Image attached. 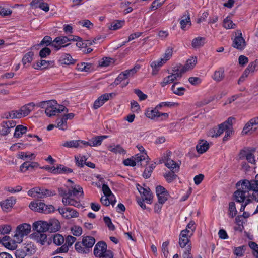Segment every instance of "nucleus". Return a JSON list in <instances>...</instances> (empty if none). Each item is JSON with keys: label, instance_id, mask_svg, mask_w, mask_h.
Segmentation results:
<instances>
[{"label": "nucleus", "instance_id": "nucleus-59", "mask_svg": "<svg viewBox=\"0 0 258 258\" xmlns=\"http://www.w3.org/2000/svg\"><path fill=\"white\" fill-rule=\"evenodd\" d=\"M12 229L10 225H0V234H9Z\"/></svg>", "mask_w": 258, "mask_h": 258}, {"label": "nucleus", "instance_id": "nucleus-1", "mask_svg": "<svg viewBox=\"0 0 258 258\" xmlns=\"http://www.w3.org/2000/svg\"><path fill=\"white\" fill-rule=\"evenodd\" d=\"M233 120V118L229 117L226 121L219 124L218 127L211 128L208 132V136L213 138H217L225 132V135L223 137V141H226L232 133V121Z\"/></svg>", "mask_w": 258, "mask_h": 258}, {"label": "nucleus", "instance_id": "nucleus-52", "mask_svg": "<svg viewBox=\"0 0 258 258\" xmlns=\"http://www.w3.org/2000/svg\"><path fill=\"white\" fill-rule=\"evenodd\" d=\"M55 208L53 206L51 205H46L43 203V206H42L40 213L44 214H49L53 212Z\"/></svg>", "mask_w": 258, "mask_h": 258}, {"label": "nucleus", "instance_id": "nucleus-57", "mask_svg": "<svg viewBox=\"0 0 258 258\" xmlns=\"http://www.w3.org/2000/svg\"><path fill=\"white\" fill-rule=\"evenodd\" d=\"M184 72L183 70L175 69L173 70L171 74L174 81L179 80L182 76L183 73Z\"/></svg>", "mask_w": 258, "mask_h": 258}, {"label": "nucleus", "instance_id": "nucleus-18", "mask_svg": "<svg viewBox=\"0 0 258 258\" xmlns=\"http://www.w3.org/2000/svg\"><path fill=\"white\" fill-rule=\"evenodd\" d=\"M48 222L44 221H39L35 222L33 224V229L34 230L39 233L49 231Z\"/></svg>", "mask_w": 258, "mask_h": 258}, {"label": "nucleus", "instance_id": "nucleus-16", "mask_svg": "<svg viewBox=\"0 0 258 258\" xmlns=\"http://www.w3.org/2000/svg\"><path fill=\"white\" fill-rule=\"evenodd\" d=\"M137 189L140 193L142 199L145 200L147 203L151 204L153 199V195L149 188H145L139 184L137 185Z\"/></svg>", "mask_w": 258, "mask_h": 258}, {"label": "nucleus", "instance_id": "nucleus-9", "mask_svg": "<svg viewBox=\"0 0 258 258\" xmlns=\"http://www.w3.org/2000/svg\"><path fill=\"white\" fill-rule=\"evenodd\" d=\"M149 158L147 155L143 154V155L137 154L132 158H127L125 159L123 163L125 166H130L134 167L137 164L142 165V162L145 161L146 163L148 162Z\"/></svg>", "mask_w": 258, "mask_h": 258}, {"label": "nucleus", "instance_id": "nucleus-39", "mask_svg": "<svg viewBox=\"0 0 258 258\" xmlns=\"http://www.w3.org/2000/svg\"><path fill=\"white\" fill-rule=\"evenodd\" d=\"M178 83H174L171 87V90L174 94L178 96H182L184 95L186 89L183 87H177Z\"/></svg>", "mask_w": 258, "mask_h": 258}, {"label": "nucleus", "instance_id": "nucleus-53", "mask_svg": "<svg viewBox=\"0 0 258 258\" xmlns=\"http://www.w3.org/2000/svg\"><path fill=\"white\" fill-rule=\"evenodd\" d=\"M35 155L33 153L29 152H20L19 154V157L20 159L25 160L26 159H30V160H33L35 158Z\"/></svg>", "mask_w": 258, "mask_h": 258}, {"label": "nucleus", "instance_id": "nucleus-60", "mask_svg": "<svg viewBox=\"0 0 258 258\" xmlns=\"http://www.w3.org/2000/svg\"><path fill=\"white\" fill-rule=\"evenodd\" d=\"M72 233L76 236H80L82 233V229L80 226L75 225L71 228Z\"/></svg>", "mask_w": 258, "mask_h": 258}, {"label": "nucleus", "instance_id": "nucleus-49", "mask_svg": "<svg viewBox=\"0 0 258 258\" xmlns=\"http://www.w3.org/2000/svg\"><path fill=\"white\" fill-rule=\"evenodd\" d=\"M173 48L171 47H168L163 54V57H161L166 62L168 61L173 55Z\"/></svg>", "mask_w": 258, "mask_h": 258}, {"label": "nucleus", "instance_id": "nucleus-56", "mask_svg": "<svg viewBox=\"0 0 258 258\" xmlns=\"http://www.w3.org/2000/svg\"><path fill=\"white\" fill-rule=\"evenodd\" d=\"M179 105L178 103L172 102H162L160 103L157 105V107H159L160 109L163 107H177Z\"/></svg>", "mask_w": 258, "mask_h": 258}, {"label": "nucleus", "instance_id": "nucleus-5", "mask_svg": "<svg viewBox=\"0 0 258 258\" xmlns=\"http://www.w3.org/2000/svg\"><path fill=\"white\" fill-rule=\"evenodd\" d=\"M31 230V225L27 223H23L18 225L15 230L14 238L16 239L19 243L23 240L24 236L28 235Z\"/></svg>", "mask_w": 258, "mask_h": 258}, {"label": "nucleus", "instance_id": "nucleus-42", "mask_svg": "<svg viewBox=\"0 0 258 258\" xmlns=\"http://www.w3.org/2000/svg\"><path fill=\"white\" fill-rule=\"evenodd\" d=\"M108 138L107 136H96L94 138H93L91 140V146L93 147H97L98 146H100L102 141Z\"/></svg>", "mask_w": 258, "mask_h": 258}, {"label": "nucleus", "instance_id": "nucleus-27", "mask_svg": "<svg viewBox=\"0 0 258 258\" xmlns=\"http://www.w3.org/2000/svg\"><path fill=\"white\" fill-rule=\"evenodd\" d=\"M84 246L88 250V253L91 249L92 247L95 243V240L94 237L92 236H87L83 237L81 241Z\"/></svg>", "mask_w": 258, "mask_h": 258}, {"label": "nucleus", "instance_id": "nucleus-46", "mask_svg": "<svg viewBox=\"0 0 258 258\" xmlns=\"http://www.w3.org/2000/svg\"><path fill=\"white\" fill-rule=\"evenodd\" d=\"M237 213V211L234 202H231L229 203L228 215L230 217H234Z\"/></svg>", "mask_w": 258, "mask_h": 258}, {"label": "nucleus", "instance_id": "nucleus-40", "mask_svg": "<svg viewBox=\"0 0 258 258\" xmlns=\"http://www.w3.org/2000/svg\"><path fill=\"white\" fill-rule=\"evenodd\" d=\"M42 206H43V203L39 201L31 202L29 206L32 210L39 213H40Z\"/></svg>", "mask_w": 258, "mask_h": 258}, {"label": "nucleus", "instance_id": "nucleus-54", "mask_svg": "<svg viewBox=\"0 0 258 258\" xmlns=\"http://www.w3.org/2000/svg\"><path fill=\"white\" fill-rule=\"evenodd\" d=\"M196 230L195 223L194 221H190L187 225L186 229L183 230L188 231V234L192 235Z\"/></svg>", "mask_w": 258, "mask_h": 258}, {"label": "nucleus", "instance_id": "nucleus-35", "mask_svg": "<svg viewBox=\"0 0 258 258\" xmlns=\"http://www.w3.org/2000/svg\"><path fill=\"white\" fill-rule=\"evenodd\" d=\"M197 61V58L196 57H191L186 61L182 70L184 72H186L193 69L196 66Z\"/></svg>", "mask_w": 258, "mask_h": 258}, {"label": "nucleus", "instance_id": "nucleus-50", "mask_svg": "<svg viewBox=\"0 0 258 258\" xmlns=\"http://www.w3.org/2000/svg\"><path fill=\"white\" fill-rule=\"evenodd\" d=\"M113 63V60L110 57H103L99 61V65L100 67H106Z\"/></svg>", "mask_w": 258, "mask_h": 258}, {"label": "nucleus", "instance_id": "nucleus-4", "mask_svg": "<svg viewBox=\"0 0 258 258\" xmlns=\"http://www.w3.org/2000/svg\"><path fill=\"white\" fill-rule=\"evenodd\" d=\"M78 39H79V37L72 35L58 36L53 40L51 46L55 51H58L62 48L68 46L69 45V43H67L68 42L70 41H77Z\"/></svg>", "mask_w": 258, "mask_h": 258}, {"label": "nucleus", "instance_id": "nucleus-13", "mask_svg": "<svg viewBox=\"0 0 258 258\" xmlns=\"http://www.w3.org/2000/svg\"><path fill=\"white\" fill-rule=\"evenodd\" d=\"M28 195L32 197L41 199L51 196L52 192L46 189L36 187L29 190L28 191Z\"/></svg>", "mask_w": 258, "mask_h": 258}, {"label": "nucleus", "instance_id": "nucleus-55", "mask_svg": "<svg viewBox=\"0 0 258 258\" xmlns=\"http://www.w3.org/2000/svg\"><path fill=\"white\" fill-rule=\"evenodd\" d=\"M64 237L60 234H56L53 236V242L57 245H61L64 243Z\"/></svg>", "mask_w": 258, "mask_h": 258}, {"label": "nucleus", "instance_id": "nucleus-20", "mask_svg": "<svg viewBox=\"0 0 258 258\" xmlns=\"http://www.w3.org/2000/svg\"><path fill=\"white\" fill-rule=\"evenodd\" d=\"M248 191L241 188L238 189L234 192V198L238 203H244L246 199L249 198Z\"/></svg>", "mask_w": 258, "mask_h": 258}, {"label": "nucleus", "instance_id": "nucleus-48", "mask_svg": "<svg viewBox=\"0 0 258 258\" xmlns=\"http://www.w3.org/2000/svg\"><path fill=\"white\" fill-rule=\"evenodd\" d=\"M75 250L80 253H88V250L84 246L81 241L77 242L75 244Z\"/></svg>", "mask_w": 258, "mask_h": 258}, {"label": "nucleus", "instance_id": "nucleus-44", "mask_svg": "<svg viewBox=\"0 0 258 258\" xmlns=\"http://www.w3.org/2000/svg\"><path fill=\"white\" fill-rule=\"evenodd\" d=\"M223 26L226 29H231L235 28L236 25L229 17H227L223 20Z\"/></svg>", "mask_w": 258, "mask_h": 258}, {"label": "nucleus", "instance_id": "nucleus-31", "mask_svg": "<svg viewBox=\"0 0 258 258\" xmlns=\"http://www.w3.org/2000/svg\"><path fill=\"white\" fill-rule=\"evenodd\" d=\"M209 148L208 143L205 140L200 141L196 146V149L199 153L203 154Z\"/></svg>", "mask_w": 258, "mask_h": 258}, {"label": "nucleus", "instance_id": "nucleus-8", "mask_svg": "<svg viewBox=\"0 0 258 258\" xmlns=\"http://www.w3.org/2000/svg\"><path fill=\"white\" fill-rule=\"evenodd\" d=\"M67 182L68 185H67L68 191L67 192L69 193V195L73 196L77 199L83 197V190L82 187L79 185L75 184L70 179H68Z\"/></svg>", "mask_w": 258, "mask_h": 258}, {"label": "nucleus", "instance_id": "nucleus-21", "mask_svg": "<svg viewBox=\"0 0 258 258\" xmlns=\"http://www.w3.org/2000/svg\"><path fill=\"white\" fill-rule=\"evenodd\" d=\"M30 5L33 9L40 8L45 12H48L49 10L48 4L43 0H32Z\"/></svg>", "mask_w": 258, "mask_h": 258}, {"label": "nucleus", "instance_id": "nucleus-29", "mask_svg": "<svg viewBox=\"0 0 258 258\" xmlns=\"http://www.w3.org/2000/svg\"><path fill=\"white\" fill-rule=\"evenodd\" d=\"M166 62L161 58L157 61H152L150 64V66L152 69V75H156L158 73L160 68Z\"/></svg>", "mask_w": 258, "mask_h": 258}, {"label": "nucleus", "instance_id": "nucleus-3", "mask_svg": "<svg viewBox=\"0 0 258 258\" xmlns=\"http://www.w3.org/2000/svg\"><path fill=\"white\" fill-rule=\"evenodd\" d=\"M68 112V109L63 105L57 104L54 100H49L45 112L48 117L55 116L59 113Z\"/></svg>", "mask_w": 258, "mask_h": 258}, {"label": "nucleus", "instance_id": "nucleus-43", "mask_svg": "<svg viewBox=\"0 0 258 258\" xmlns=\"http://www.w3.org/2000/svg\"><path fill=\"white\" fill-rule=\"evenodd\" d=\"M23 249L27 255H31L35 252V247L31 242L26 244Z\"/></svg>", "mask_w": 258, "mask_h": 258}, {"label": "nucleus", "instance_id": "nucleus-23", "mask_svg": "<svg viewBox=\"0 0 258 258\" xmlns=\"http://www.w3.org/2000/svg\"><path fill=\"white\" fill-rule=\"evenodd\" d=\"M107 250L106 244L103 241H99L94 246V254L95 257L101 255V254H103Z\"/></svg>", "mask_w": 258, "mask_h": 258}, {"label": "nucleus", "instance_id": "nucleus-26", "mask_svg": "<svg viewBox=\"0 0 258 258\" xmlns=\"http://www.w3.org/2000/svg\"><path fill=\"white\" fill-rule=\"evenodd\" d=\"M240 158H245L246 160L251 164H254L255 163V159L254 154L252 151L248 150H242L240 152Z\"/></svg>", "mask_w": 258, "mask_h": 258}, {"label": "nucleus", "instance_id": "nucleus-28", "mask_svg": "<svg viewBox=\"0 0 258 258\" xmlns=\"http://www.w3.org/2000/svg\"><path fill=\"white\" fill-rule=\"evenodd\" d=\"M180 24L181 28L183 30H186L191 25L190 17L188 13L182 17Z\"/></svg>", "mask_w": 258, "mask_h": 258}, {"label": "nucleus", "instance_id": "nucleus-2", "mask_svg": "<svg viewBox=\"0 0 258 258\" xmlns=\"http://www.w3.org/2000/svg\"><path fill=\"white\" fill-rule=\"evenodd\" d=\"M36 104L34 102L29 103L23 106L17 110H12L4 114L3 117L8 118H21L28 115L34 109Z\"/></svg>", "mask_w": 258, "mask_h": 258}, {"label": "nucleus", "instance_id": "nucleus-51", "mask_svg": "<svg viewBox=\"0 0 258 258\" xmlns=\"http://www.w3.org/2000/svg\"><path fill=\"white\" fill-rule=\"evenodd\" d=\"M108 150L115 154H123L125 153L124 150L119 145L116 146H109Z\"/></svg>", "mask_w": 258, "mask_h": 258}, {"label": "nucleus", "instance_id": "nucleus-37", "mask_svg": "<svg viewBox=\"0 0 258 258\" xmlns=\"http://www.w3.org/2000/svg\"><path fill=\"white\" fill-rule=\"evenodd\" d=\"M34 53L32 51L27 52L22 58V63L24 67H28L33 60Z\"/></svg>", "mask_w": 258, "mask_h": 258}, {"label": "nucleus", "instance_id": "nucleus-24", "mask_svg": "<svg viewBox=\"0 0 258 258\" xmlns=\"http://www.w3.org/2000/svg\"><path fill=\"white\" fill-rule=\"evenodd\" d=\"M39 164L36 162L26 161L23 163L20 166V170L22 172H25L28 170H32L39 167Z\"/></svg>", "mask_w": 258, "mask_h": 258}, {"label": "nucleus", "instance_id": "nucleus-25", "mask_svg": "<svg viewBox=\"0 0 258 258\" xmlns=\"http://www.w3.org/2000/svg\"><path fill=\"white\" fill-rule=\"evenodd\" d=\"M58 61L61 65H70L75 62L74 59L68 53L62 54L59 58Z\"/></svg>", "mask_w": 258, "mask_h": 258}, {"label": "nucleus", "instance_id": "nucleus-47", "mask_svg": "<svg viewBox=\"0 0 258 258\" xmlns=\"http://www.w3.org/2000/svg\"><path fill=\"white\" fill-rule=\"evenodd\" d=\"M80 140H71L65 141L62 146L67 148H78L80 147L79 142Z\"/></svg>", "mask_w": 258, "mask_h": 258}, {"label": "nucleus", "instance_id": "nucleus-36", "mask_svg": "<svg viewBox=\"0 0 258 258\" xmlns=\"http://www.w3.org/2000/svg\"><path fill=\"white\" fill-rule=\"evenodd\" d=\"M205 43V38L203 37L195 38L191 42V46L194 48H198L203 46Z\"/></svg>", "mask_w": 258, "mask_h": 258}, {"label": "nucleus", "instance_id": "nucleus-32", "mask_svg": "<svg viewBox=\"0 0 258 258\" xmlns=\"http://www.w3.org/2000/svg\"><path fill=\"white\" fill-rule=\"evenodd\" d=\"M49 231L50 232H55L60 228V223L56 219L51 220L48 222Z\"/></svg>", "mask_w": 258, "mask_h": 258}, {"label": "nucleus", "instance_id": "nucleus-10", "mask_svg": "<svg viewBox=\"0 0 258 258\" xmlns=\"http://www.w3.org/2000/svg\"><path fill=\"white\" fill-rule=\"evenodd\" d=\"M236 185L240 186L243 189L248 191L250 190L258 191V180H251L249 181L247 179H244L238 182Z\"/></svg>", "mask_w": 258, "mask_h": 258}, {"label": "nucleus", "instance_id": "nucleus-15", "mask_svg": "<svg viewBox=\"0 0 258 258\" xmlns=\"http://www.w3.org/2000/svg\"><path fill=\"white\" fill-rule=\"evenodd\" d=\"M57 210L63 218L67 219L77 218L79 216V213L76 210L71 208H59Z\"/></svg>", "mask_w": 258, "mask_h": 258}, {"label": "nucleus", "instance_id": "nucleus-7", "mask_svg": "<svg viewBox=\"0 0 258 258\" xmlns=\"http://www.w3.org/2000/svg\"><path fill=\"white\" fill-rule=\"evenodd\" d=\"M59 192L62 197V202L64 205H71L78 208L82 206L79 199L73 198V196L69 195V193L62 189H59Z\"/></svg>", "mask_w": 258, "mask_h": 258}, {"label": "nucleus", "instance_id": "nucleus-58", "mask_svg": "<svg viewBox=\"0 0 258 258\" xmlns=\"http://www.w3.org/2000/svg\"><path fill=\"white\" fill-rule=\"evenodd\" d=\"M155 167V164H152L149 167L146 168L143 174V177L145 178H149L151 175V173L152 172Z\"/></svg>", "mask_w": 258, "mask_h": 258}, {"label": "nucleus", "instance_id": "nucleus-34", "mask_svg": "<svg viewBox=\"0 0 258 258\" xmlns=\"http://www.w3.org/2000/svg\"><path fill=\"white\" fill-rule=\"evenodd\" d=\"M124 24V21L115 20L110 23L108 28L111 30H116L121 28Z\"/></svg>", "mask_w": 258, "mask_h": 258}, {"label": "nucleus", "instance_id": "nucleus-64", "mask_svg": "<svg viewBox=\"0 0 258 258\" xmlns=\"http://www.w3.org/2000/svg\"><path fill=\"white\" fill-rule=\"evenodd\" d=\"M174 171H169L164 174V177L168 182H171L176 177Z\"/></svg>", "mask_w": 258, "mask_h": 258}, {"label": "nucleus", "instance_id": "nucleus-11", "mask_svg": "<svg viewBox=\"0 0 258 258\" xmlns=\"http://www.w3.org/2000/svg\"><path fill=\"white\" fill-rule=\"evenodd\" d=\"M186 230H182L179 235V244L181 248L185 249H191L192 244L190 238L192 235L188 234Z\"/></svg>", "mask_w": 258, "mask_h": 258}, {"label": "nucleus", "instance_id": "nucleus-30", "mask_svg": "<svg viewBox=\"0 0 258 258\" xmlns=\"http://www.w3.org/2000/svg\"><path fill=\"white\" fill-rule=\"evenodd\" d=\"M101 203L106 206H109L110 204L114 206L116 202L114 195H111L110 196H102L100 199Z\"/></svg>", "mask_w": 258, "mask_h": 258}, {"label": "nucleus", "instance_id": "nucleus-14", "mask_svg": "<svg viewBox=\"0 0 258 258\" xmlns=\"http://www.w3.org/2000/svg\"><path fill=\"white\" fill-rule=\"evenodd\" d=\"M232 46L239 50H243L246 46V42L240 30H237L235 33V36L233 40Z\"/></svg>", "mask_w": 258, "mask_h": 258}, {"label": "nucleus", "instance_id": "nucleus-63", "mask_svg": "<svg viewBox=\"0 0 258 258\" xmlns=\"http://www.w3.org/2000/svg\"><path fill=\"white\" fill-rule=\"evenodd\" d=\"M114 96V93H110L103 94L100 96L99 97L101 98L102 102H103V104H104L105 102L108 101L110 98H112Z\"/></svg>", "mask_w": 258, "mask_h": 258}, {"label": "nucleus", "instance_id": "nucleus-17", "mask_svg": "<svg viewBox=\"0 0 258 258\" xmlns=\"http://www.w3.org/2000/svg\"><path fill=\"white\" fill-rule=\"evenodd\" d=\"M257 69L258 60L256 59L254 61H252L249 64L247 68L245 70L243 74L239 79L238 83L240 84V82H243L245 78L248 76L249 73H253Z\"/></svg>", "mask_w": 258, "mask_h": 258}, {"label": "nucleus", "instance_id": "nucleus-22", "mask_svg": "<svg viewBox=\"0 0 258 258\" xmlns=\"http://www.w3.org/2000/svg\"><path fill=\"white\" fill-rule=\"evenodd\" d=\"M15 203L16 200L14 198H10L2 201L0 205L4 211L8 212L11 210Z\"/></svg>", "mask_w": 258, "mask_h": 258}, {"label": "nucleus", "instance_id": "nucleus-45", "mask_svg": "<svg viewBox=\"0 0 258 258\" xmlns=\"http://www.w3.org/2000/svg\"><path fill=\"white\" fill-rule=\"evenodd\" d=\"M56 127L59 129L66 131L68 128L67 121L63 117L58 118L56 120Z\"/></svg>", "mask_w": 258, "mask_h": 258}, {"label": "nucleus", "instance_id": "nucleus-33", "mask_svg": "<svg viewBox=\"0 0 258 258\" xmlns=\"http://www.w3.org/2000/svg\"><path fill=\"white\" fill-rule=\"evenodd\" d=\"M164 162L165 166L171 171H178L179 169V165L171 159L167 158L166 159V161H164Z\"/></svg>", "mask_w": 258, "mask_h": 258}, {"label": "nucleus", "instance_id": "nucleus-38", "mask_svg": "<svg viewBox=\"0 0 258 258\" xmlns=\"http://www.w3.org/2000/svg\"><path fill=\"white\" fill-rule=\"evenodd\" d=\"M27 131V127L22 125H17L15 130L14 136L15 138H19L25 134Z\"/></svg>", "mask_w": 258, "mask_h": 258}, {"label": "nucleus", "instance_id": "nucleus-6", "mask_svg": "<svg viewBox=\"0 0 258 258\" xmlns=\"http://www.w3.org/2000/svg\"><path fill=\"white\" fill-rule=\"evenodd\" d=\"M160 108L157 107V105L153 109H148L145 113L146 116L152 120H162L167 119L169 115L167 113H161L159 111Z\"/></svg>", "mask_w": 258, "mask_h": 258}, {"label": "nucleus", "instance_id": "nucleus-61", "mask_svg": "<svg viewBox=\"0 0 258 258\" xmlns=\"http://www.w3.org/2000/svg\"><path fill=\"white\" fill-rule=\"evenodd\" d=\"M174 81V79L173 78L172 76L170 74L167 77L164 78L163 81L160 83L161 86L162 87H165L166 85L171 84Z\"/></svg>", "mask_w": 258, "mask_h": 258}, {"label": "nucleus", "instance_id": "nucleus-12", "mask_svg": "<svg viewBox=\"0 0 258 258\" xmlns=\"http://www.w3.org/2000/svg\"><path fill=\"white\" fill-rule=\"evenodd\" d=\"M139 69V66H136L132 69L127 70L121 73L115 80L114 84L115 85L120 84L122 82L126 80L128 77L133 76Z\"/></svg>", "mask_w": 258, "mask_h": 258}, {"label": "nucleus", "instance_id": "nucleus-19", "mask_svg": "<svg viewBox=\"0 0 258 258\" xmlns=\"http://www.w3.org/2000/svg\"><path fill=\"white\" fill-rule=\"evenodd\" d=\"M3 245L7 249L13 250L17 248V243H19L16 241V239L14 238L12 240L9 236H5L2 240Z\"/></svg>", "mask_w": 258, "mask_h": 258}, {"label": "nucleus", "instance_id": "nucleus-41", "mask_svg": "<svg viewBox=\"0 0 258 258\" xmlns=\"http://www.w3.org/2000/svg\"><path fill=\"white\" fill-rule=\"evenodd\" d=\"M224 78V70L223 68H220L218 70L215 71L212 78L217 82L221 81Z\"/></svg>", "mask_w": 258, "mask_h": 258}, {"label": "nucleus", "instance_id": "nucleus-62", "mask_svg": "<svg viewBox=\"0 0 258 258\" xmlns=\"http://www.w3.org/2000/svg\"><path fill=\"white\" fill-rule=\"evenodd\" d=\"M91 67V64L88 63L81 62L77 65V69L81 71H88Z\"/></svg>", "mask_w": 258, "mask_h": 258}]
</instances>
